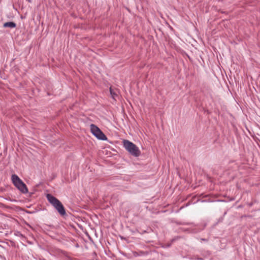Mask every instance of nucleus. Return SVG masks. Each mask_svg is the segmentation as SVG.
Listing matches in <instances>:
<instances>
[{
    "instance_id": "nucleus-7",
    "label": "nucleus",
    "mask_w": 260,
    "mask_h": 260,
    "mask_svg": "<svg viewBox=\"0 0 260 260\" xmlns=\"http://www.w3.org/2000/svg\"><path fill=\"white\" fill-rule=\"evenodd\" d=\"M203 230V229H192L191 231H190L188 229H185L184 231H189V232H190V233H198L199 232H200L201 231H202Z\"/></svg>"
},
{
    "instance_id": "nucleus-6",
    "label": "nucleus",
    "mask_w": 260,
    "mask_h": 260,
    "mask_svg": "<svg viewBox=\"0 0 260 260\" xmlns=\"http://www.w3.org/2000/svg\"><path fill=\"white\" fill-rule=\"evenodd\" d=\"M16 24L14 22H7L4 24V27H10L11 28H13L16 27Z\"/></svg>"
},
{
    "instance_id": "nucleus-4",
    "label": "nucleus",
    "mask_w": 260,
    "mask_h": 260,
    "mask_svg": "<svg viewBox=\"0 0 260 260\" xmlns=\"http://www.w3.org/2000/svg\"><path fill=\"white\" fill-rule=\"evenodd\" d=\"M54 207L55 209L58 211V212L60 214V215L63 216L65 215L66 213L65 211V209L60 202H59Z\"/></svg>"
},
{
    "instance_id": "nucleus-1",
    "label": "nucleus",
    "mask_w": 260,
    "mask_h": 260,
    "mask_svg": "<svg viewBox=\"0 0 260 260\" xmlns=\"http://www.w3.org/2000/svg\"><path fill=\"white\" fill-rule=\"evenodd\" d=\"M11 179L14 186L21 193L25 194L28 192V190L26 185L17 175H12Z\"/></svg>"
},
{
    "instance_id": "nucleus-8",
    "label": "nucleus",
    "mask_w": 260,
    "mask_h": 260,
    "mask_svg": "<svg viewBox=\"0 0 260 260\" xmlns=\"http://www.w3.org/2000/svg\"><path fill=\"white\" fill-rule=\"evenodd\" d=\"M110 93L112 95V96L113 98H114V96H117V95L116 93H114L113 92V91L111 88L110 89Z\"/></svg>"
},
{
    "instance_id": "nucleus-5",
    "label": "nucleus",
    "mask_w": 260,
    "mask_h": 260,
    "mask_svg": "<svg viewBox=\"0 0 260 260\" xmlns=\"http://www.w3.org/2000/svg\"><path fill=\"white\" fill-rule=\"evenodd\" d=\"M46 198L48 202L54 207L59 202H60L57 198L51 195V194H47Z\"/></svg>"
},
{
    "instance_id": "nucleus-9",
    "label": "nucleus",
    "mask_w": 260,
    "mask_h": 260,
    "mask_svg": "<svg viewBox=\"0 0 260 260\" xmlns=\"http://www.w3.org/2000/svg\"><path fill=\"white\" fill-rule=\"evenodd\" d=\"M16 235L20 237H23V235L19 232H17L16 234Z\"/></svg>"
},
{
    "instance_id": "nucleus-12",
    "label": "nucleus",
    "mask_w": 260,
    "mask_h": 260,
    "mask_svg": "<svg viewBox=\"0 0 260 260\" xmlns=\"http://www.w3.org/2000/svg\"><path fill=\"white\" fill-rule=\"evenodd\" d=\"M191 224V223H186V224H187V225H188V224Z\"/></svg>"
},
{
    "instance_id": "nucleus-3",
    "label": "nucleus",
    "mask_w": 260,
    "mask_h": 260,
    "mask_svg": "<svg viewBox=\"0 0 260 260\" xmlns=\"http://www.w3.org/2000/svg\"><path fill=\"white\" fill-rule=\"evenodd\" d=\"M90 131L91 133L98 139L101 140H107V137L101 130L95 125H90Z\"/></svg>"
},
{
    "instance_id": "nucleus-11",
    "label": "nucleus",
    "mask_w": 260,
    "mask_h": 260,
    "mask_svg": "<svg viewBox=\"0 0 260 260\" xmlns=\"http://www.w3.org/2000/svg\"><path fill=\"white\" fill-rule=\"evenodd\" d=\"M171 244H168L167 246H166V247H169L171 246Z\"/></svg>"
},
{
    "instance_id": "nucleus-10",
    "label": "nucleus",
    "mask_w": 260,
    "mask_h": 260,
    "mask_svg": "<svg viewBox=\"0 0 260 260\" xmlns=\"http://www.w3.org/2000/svg\"><path fill=\"white\" fill-rule=\"evenodd\" d=\"M201 241H205V242H207V241H208V240H207V239H204V238H201Z\"/></svg>"
},
{
    "instance_id": "nucleus-2",
    "label": "nucleus",
    "mask_w": 260,
    "mask_h": 260,
    "mask_svg": "<svg viewBox=\"0 0 260 260\" xmlns=\"http://www.w3.org/2000/svg\"><path fill=\"white\" fill-rule=\"evenodd\" d=\"M123 142L124 147L131 155L136 157L140 155V151L135 144L127 140H123Z\"/></svg>"
}]
</instances>
